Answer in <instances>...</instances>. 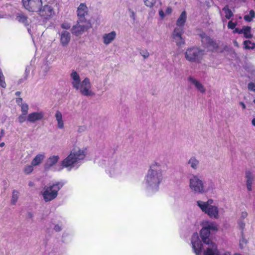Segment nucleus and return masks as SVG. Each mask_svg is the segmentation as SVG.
<instances>
[{
	"mask_svg": "<svg viewBox=\"0 0 255 255\" xmlns=\"http://www.w3.org/2000/svg\"><path fill=\"white\" fill-rule=\"evenodd\" d=\"M4 130L3 129H1L0 131V140L1 139L2 137L4 136Z\"/></svg>",
	"mask_w": 255,
	"mask_h": 255,
	"instance_id": "nucleus-50",
	"label": "nucleus"
},
{
	"mask_svg": "<svg viewBox=\"0 0 255 255\" xmlns=\"http://www.w3.org/2000/svg\"><path fill=\"white\" fill-rule=\"evenodd\" d=\"M29 186H32V183H31V182H29Z\"/></svg>",
	"mask_w": 255,
	"mask_h": 255,
	"instance_id": "nucleus-59",
	"label": "nucleus"
},
{
	"mask_svg": "<svg viewBox=\"0 0 255 255\" xmlns=\"http://www.w3.org/2000/svg\"><path fill=\"white\" fill-rule=\"evenodd\" d=\"M163 180V170L160 162L153 161L149 165L142 183L143 188L148 194L158 190L159 185Z\"/></svg>",
	"mask_w": 255,
	"mask_h": 255,
	"instance_id": "nucleus-2",
	"label": "nucleus"
},
{
	"mask_svg": "<svg viewBox=\"0 0 255 255\" xmlns=\"http://www.w3.org/2000/svg\"><path fill=\"white\" fill-rule=\"evenodd\" d=\"M89 9L85 3H82L79 5L77 12L78 19L81 21H88L85 17L88 14Z\"/></svg>",
	"mask_w": 255,
	"mask_h": 255,
	"instance_id": "nucleus-14",
	"label": "nucleus"
},
{
	"mask_svg": "<svg viewBox=\"0 0 255 255\" xmlns=\"http://www.w3.org/2000/svg\"><path fill=\"white\" fill-rule=\"evenodd\" d=\"M60 159V156L58 155H52L49 156L45 163V167L46 169L54 168L55 170L59 171L57 169L60 165H57V164Z\"/></svg>",
	"mask_w": 255,
	"mask_h": 255,
	"instance_id": "nucleus-13",
	"label": "nucleus"
},
{
	"mask_svg": "<svg viewBox=\"0 0 255 255\" xmlns=\"http://www.w3.org/2000/svg\"><path fill=\"white\" fill-rule=\"evenodd\" d=\"M252 125L255 127V118L253 119L252 121Z\"/></svg>",
	"mask_w": 255,
	"mask_h": 255,
	"instance_id": "nucleus-56",
	"label": "nucleus"
},
{
	"mask_svg": "<svg viewBox=\"0 0 255 255\" xmlns=\"http://www.w3.org/2000/svg\"><path fill=\"white\" fill-rule=\"evenodd\" d=\"M248 216V213L246 211H243L241 213V218L242 219H245Z\"/></svg>",
	"mask_w": 255,
	"mask_h": 255,
	"instance_id": "nucleus-49",
	"label": "nucleus"
},
{
	"mask_svg": "<svg viewBox=\"0 0 255 255\" xmlns=\"http://www.w3.org/2000/svg\"><path fill=\"white\" fill-rule=\"evenodd\" d=\"M141 54L142 56L145 59L148 58L149 56V54L147 51H142L141 52Z\"/></svg>",
	"mask_w": 255,
	"mask_h": 255,
	"instance_id": "nucleus-47",
	"label": "nucleus"
},
{
	"mask_svg": "<svg viewBox=\"0 0 255 255\" xmlns=\"http://www.w3.org/2000/svg\"><path fill=\"white\" fill-rule=\"evenodd\" d=\"M186 20V13L185 11H183L180 14L179 17L178 18L177 20V25L178 26L181 27L182 26Z\"/></svg>",
	"mask_w": 255,
	"mask_h": 255,
	"instance_id": "nucleus-27",
	"label": "nucleus"
},
{
	"mask_svg": "<svg viewBox=\"0 0 255 255\" xmlns=\"http://www.w3.org/2000/svg\"><path fill=\"white\" fill-rule=\"evenodd\" d=\"M22 99L21 98H18L16 100V103L17 104H18L20 106V105H21V103H23L22 102Z\"/></svg>",
	"mask_w": 255,
	"mask_h": 255,
	"instance_id": "nucleus-53",
	"label": "nucleus"
},
{
	"mask_svg": "<svg viewBox=\"0 0 255 255\" xmlns=\"http://www.w3.org/2000/svg\"><path fill=\"white\" fill-rule=\"evenodd\" d=\"M211 233L210 231L202 226L200 232L202 244L197 233H194L191 238L192 249L196 255H220L217 245L209 238Z\"/></svg>",
	"mask_w": 255,
	"mask_h": 255,
	"instance_id": "nucleus-1",
	"label": "nucleus"
},
{
	"mask_svg": "<svg viewBox=\"0 0 255 255\" xmlns=\"http://www.w3.org/2000/svg\"><path fill=\"white\" fill-rule=\"evenodd\" d=\"M248 243V241L246 238L244 232H242L241 237L239 241V245L241 249L245 248Z\"/></svg>",
	"mask_w": 255,
	"mask_h": 255,
	"instance_id": "nucleus-25",
	"label": "nucleus"
},
{
	"mask_svg": "<svg viewBox=\"0 0 255 255\" xmlns=\"http://www.w3.org/2000/svg\"><path fill=\"white\" fill-rule=\"evenodd\" d=\"M92 27V24L90 21H81L78 19L77 23L73 26L72 32L76 35L82 34L84 31Z\"/></svg>",
	"mask_w": 255,
	"mask_h": 255,
	"instance_id": "nucleus-10",
	"label": "nucleus"
},
{
	"mask_svg": "<svg viewBox=\"0 0 255 255\" xmlns=\"http://www.w3.org/2000/svg\"><path fill=\"white\" fill-rule=\"evenodd\" d=\"M196 205L201 211L210 218L218 219L223 211V208H219L215 204V201L211 198L206 201L201 200L196 201Z\"/></svg>",
	"mask_w": 255,
	"mask_h": 255,
	"instance_id": "nucleus-4",
	"label": "nucleus"
},
{
	"mask_svg": "<svg viewBox=\"0 0 255 255\" xmlns=\"http://www.w3.org/2000/svg\"><path fill=\"white\" fill-rule=\"evenodd\" d=\"M202 226L204 228H206L208 231H217L218 230V226L217 224L213 222H209L208 221H204L202 223Z\"/></svg>",
	"mask_w": 255,
	"mask_h": 255,
	"instance_id": "nucleus-23",
	"label": "nucleus"
},
{
	"mask_svg": "<svg viewBox=\"0 0 255 255\" xmlns=\"http://www.w3.org/2000/svg\"><path fill=\"white\" fill-rule=\"evenodd\" d=\"M247 184V188L248 191H252V184Z\"/></svg>",
	"mask_w": 255,
	"mask_h": 255,
	"instance_id": "nucleus-52",
	"label": "nucleus"
},
{
	"mask_svg": "<svg viewBox=\"0 0 255 255\" xmlns=\"http://www.w3.org/2000/svg\"><path fill=\"white\" fill-rule=\"evenodd\" d=\"M242 33L244 34V36L247 38H251L252 37V34L251 32V27L249 26H244L243 27V32Z\"/></svg>",
	"mask_w": 255,
	"mask_h": 255,
	"instance_id": "nucleus-29",
	"label": "nucleus"
},
{
	"mask_svg": "<svg viewBox=\"0 0 255 255\" xmlns=\"http://www.w3.org/2000/svg\"><path fill=\"white\" fill-rule=\"evenodd\" d=\"M248 88L249 91L255 92V83L253 82L248 83Z\"/></svg>",
	"mask_w": 255,
	"mask_h": 255,
	"instance_id": "nucleus-43",
	"label": "nucleus"
},
{
	"mask_svg": "<svg viewBox=\"0 0 255 255\" xmlns=\"http://www.w3.org/2000/svg\"><path fill=\"white\" fill-rule=\"evenodd\" d=\"M17 121L20 124L25 122H28V114H21L17 118Z\"/></svg>",
	"mask_w": 255,
	"mask_h": 255,
	"instance_id": "nucleus-31",
	"label": "nucleus"
},
{
	"mask_svg": "<svg viewBox=\"0 0 255 255\" xmlns=\"http://www.w3.org/2000/svg\"><path fill=\"white\" fill-rule=\"evenodd\" d=\"M159 15L161 19H163L165 16H167L165 12L162 9H160L159 11Z\"/></svg>",
	"mask_w": 255,
	"mask_h": 255,
	"instance_id": "nucleus-46",
	"label": "nucleus"
},
{
	"mask_svg": "<svg viewBox=\"0 0 255 255\" xmlns=\"http://www.w3.org/2000/svg\"><path fill=\"white\" fill-rule=\"evenodd\" d=\"M189 81L194 86L196 87V88L201 93H204L205 92V88L204 87V86L202 84V83L198 81V80L193 78V77H189Z\"/></svg>",
	"mask_w": 255,
	"mask_h": 255,
	"instance_id": "nucleus-22",
	"label": "nucleus"
},
{
	"mask_svg": "<svg viewBox=\"0 0 255 255\" xmlns=\"http://www.w3.org/2000/svg\"><path fill=\"white\" fill-rule=\"evenodd\" d=\"M157 0H143L145 5L146 6L151 7L156 2Z\"/></svg>",
	"mask_w": 255,
	"mask_h": 255,
	"instance_id": "nucleus-39",
	"label": "nucleus"
},
{
	"mask_svg": "<svg viewBox=\"0 0 255 255\" xmlns=\"http://www.w3.org/2000/svg\"><path fill=\"white\" fill-rule=\"evenodd\" d=\"M75 90L84 96L92 97L95 95L90 80L88 78H85Z\"/></svg>",
	"mask_w": 255,
	"mask_h": 255,
	"instance_id": "nucleus-8",
	"label": "nucleus"
},
{
	"mask_svg": "<svg viewBox=\"0 0 255 255\" xmlns=\"http://www.w3.org/2000/svg\"><path fill=\"white\" fill-rule=\"evenodd\" d=\"M236 26V24L234 22H233L232 21H230L228 22V27L229 28L234 29L235 28Z\"/></svg>",
	"mask_w": 255,
	"mask_h": 255,
	"instance_id": "nucleus-44",
	"label": "nucleus"
},
{
	"mask_svg": "<svg viewBox=\"0 0 255 255\" xmlns=\"http://www.w3.org/2000/svg\"><path fill=\"white\" fill-rule=\"evenodd\" d=\"M240 104L241 105V106L243 109H245L246 108V106L243 102H240Z\"/></svg>",
	"mask_w": 255,
	"mask_h": 255,
	"instance_id": "nucleus-55",
	"label": "nucleus"
},
{
	"mask_svg": "<svg viewBox=\"0 0 255 255\" xmlns=\"http://www.w3.org/2000/svg\"><path fill=\"white\" fill-rule=\"evenodd\" d=\"M245 177L246 179V183L253 184L254 181V175L250 171H247L245 173Z\"/></svg>",
	"mask_w": 255,
	"mask_h": 255,
	"instance_id": "nucleus-28",
	"label": "nucleus"
},
{
	"mask_svg": "<svg viewBox=\"0 0 255 255\" xmlns=\"http://www.w3.org/2000/svg\"><path fill=\"white\" fill-rule=\"evenodd\" d=\"M70 80L71 85L74 89L78 88L82 82L79 74L75 70L72 71L70 74Z\"/></svg>",
	"mask_w": 255,
	"mask_h": 255,
	"instance_id": "nucleus-17",
	"label": "nucleus"
},
{
	"mask_svg": "<svg viewBox=\"0 0 255 255\" xmlns=\"http://www.w3.org/2000/svg\"><path fill=\"white\" fill-rule=\"evenodd\" d=\"M106 172L111 177H117L122 172V166L118 163H111L106 169Z\"/></svg>",
	"mask_w": 255,
	"mask_h": 255,
	"instance_id": "nucleus-12",
	"label": "nucleus"
},
{
	"mask_svg": "<svg viewBox=\"0 0 255 255\" xmlns=\"http://www.w3.org/2000/svg\"><path fill=\"white\" fill-rule=\"evenodd\" d=\"M19 192L17 190H13L12 192L11 202L12 204H15L17 202L19 197Z\"/></svg>",
	"mask_w": 255,
	"mask_h": 255,
	"instance_id": "nucleus-32",
	"label": "nucleus"
},
{
	"mask_svg": "<svg viewBox=\"0 0 255 255\" xmlns=\"http://www.w3.org/2000/svg\"><path fill=\"white\" fill-rule=\"evenodd\" d=\"M17 20L20 22L26 24L27 23V17L23 14H18L16 17Z\"/></svg>",
	"mask_w": 255,
	"mask_h": 255,
	"instance_id": "nucleus-34",
	"label": "nucleus"
},
{
	"mask_svg": "<svg viewBox=\"0 0 255 255\" xmlns=\"http://www.w3.org/2000/svg\"><path fill=\"white\" fill-rule=\"evenodd\" d=\"M55 118L57 123V127L59 129H63L65 127V120L62 113L59 111L56 112Z\"/></svg>",
	"mask_w": 255,
	"mask_h": 255,
	"instance_id": "nucleus-18",
	"label": "nucleus"
},
{
	"mask_svg": "<svg viewBox=\"0 0 255 255\" xmlns=\"http://www.w3.org/2000/svg\"><path fill=\"white\" fill-rule=\"evenodd\" d=\"M242 32H243V28L242 29L236 28L234 30V33H242Z\"/></svg>",
	"mask_w": 255,
	"mask_h": 255,
	"instance_id": "nucleus-51",
	"label": "nucleus"
},
{
	"mask_svg": "<svg viewBox=\"0 0 255 255\" xmlns=\"http://www.w3.org/2000/svg\"><path fill=\"white\" fill-rule=\"evenodd\" d=\"M34 166L32 165L31 164L30 165H26L23 168L24 172L26 174L31 173L33 170Z\"/></svg>",
	"mask_w": 255,
	"mask_h": 255,
	"instance_id": "nucleus-36",
	"label": "nucleus"
},
{
	"mask_svg": "<svg viewBox=\"0 0 255 255\" xmlns=\"http://www.w3.org/2000/svg\"><path fill=\"white\" fill-rule=\"evenodd\" d=\"M5 145L4 142H2L0 143V147H3Z\"/></svg>",
	"mask_w": 255,
	"mask_h": 255,
	"instance_id": "nucleus-57",
	"label": "nucleus"
},
{
	"mask_svg": "<svg viewBox=\"0 0 255 255\" xmlns=\"http://www.w3.org/2000/svg\"><path fill=\"white\" fill-rule=\"evenodd\" d=\"M213 186L212 183L204 181L197 175H192L189 178V187L194 193H206L213 189Z\"/></svg>",
	"mask_w": 255,
	"mask_h": 255,
	"instance_id": "nucleus-5",
	"label": "nucleus"
},
{
	"mask_svg": "<svg viewBox=\"0 0 255 255\" xmlns=\"http://www.w3.org/2000/svg\"><path fill=\"white\" fill-rule=\"evenodd\" d=\"M24 8L29 11L38 12L41 6L42 0H22Z\"/></svg>",
	"mask_w": 255,
	"mask_h": 255,
	"instance_id": "nucleus-9",
	"label": "nucleus"
},
{
	"mask_svg": "<svg viewBox=\"0 0 255 255\" xmlns=\"http://www.w3.org/2000/svg\"><path fill=\"white\" fill-rule=\"evenodd\" d=\"M61 27L63 29H68L70 28V25L67 22H64L61 24Z\"/></svg>",
	"mask_w": 255,
	"mask_h": 255,
	"instance_id": "nucleus-45",
	"label": "nucleus"
},
{
	"mask_svg": "<svg viewBox=\"0 0 255 255\" xmlns=\"http://www.w3.org/2000/svg\"><path fill=\"white\" fill-rule=\"evenodd\" d=\"M53 229L56 232L61 231L62 229V225L61 223L54 224V226H53Z\"/></svg>",
	"mask_w": 255,
	"mask_h": 255,
	"instance_id": "nucleus-41",
	"label": "nucleus"
},
{
	"mask_svg": "<svg viewBox=\"0 0 255 255\" xmlns=\"http://www.w3.org/2000/svg\"><path fill=\"white\" fill-rule=\"evenodd\" d=\"M183 33V29L181 27H176L172 34V37L173 39H177V38L179 37L182 35Z\"/></svg>",
	"mask_w": 255,
	"mask_h": 255,
	"instance_id": "nucleus-26",
	"label": "nucleus"
},
{
	"mask_svg": "<svg viewBox=\"0 0 255 255\" xmlns=\"http://www.w3.org/2000/svg\"><path fill=\"white\" fill-rule=\"evenodd\" d=\"M60 43L63 46H67L70 40V35L69 32L66 31H63L60 34Z\"/></svg>",
	"mask_w": 255,
	"mask_h": 255,
	"instance_id": "nucleus-21",
	"label": "nucleus"
},
{
	"mask_svg": "<svg viewBox=\"0 0 255 255\" xmlns=\"http://www.w3.org/2000/svg\"><path fill=\"white\" fill-rule=\"evenodd\" d=\"M223 10L224 11L225 13V16L227 18L230 19L232 17L233 15L232 12L231 10H230L229 8H228L227 7H224Z\"/></svg>",
	"mask_w": 255,
	"mask_h": 255,
	"instance_id": "nucleus-40",
	"label": "nucleus"
},
{
	"mask_svg": "<svg viewBox=\"0 0 255 255\" xmlns=\"http://www.w3.org/2000/svg\"><path fill=\"white\" fill-rule=\"evenodd\" d=\"M46 157V154L44 152H40L36 154L31 161V164L37 166L41 164Z\"/></svg>",
	"mask_w": 255,
	"mask_h": 255,
	"instance_id": "nucleus-20",
	"label": "nucleus"
},
{
	"mask_svg": "<svg viewBox=\"0 0 255 255\" xmlns=\"http://www.w3.org/2000/svg\"><path fill=\"white\" fill-rule=\"evenodd\" d=\"M44 113L41 111L34 112L28 114V122L35 123L44 118Z\"/></svg>",
	"mask_w": 255,
	"mask_h": 255,
	"instance_id": "nucleus-15",
	"label": "nucleus"
},
{
	"mask_svg": "<svg viewBox=\"0 0 255 255\" xmlns=\"http://www.w3.org/2000/svg\"><path fill=\"white\" fill-rule=\"evenodd\" d=\"M204 54L203 50L196 47L187 48L184 53L186 59L193 62H199Z\"/></svg>",
	"mask_w": 255,
	"mask_h": 255,
	"instance_id": "nucleus-7",
	"label": "nucleus"
},
{
	"mask_svg": "<svg viewBox=\"0 0 255 255\" xmlns=\"http://www.w3.org/2000/svg\"><path fill=\"white\" fill-rule=\"evenodd\" d=\"M188 164L192 169L196 170L199 166V161L195 156H192L188 161Z\"/></svg>",
	"mask_w": 255,
	"mask_h": 255,
	"instance_id": "nucleus-24",
	"label": "nucleus"
},
{
	"mask_svg": "<svg viewBox=\"0 0 255 255\" xmlns=\"http://www.w3.org/2000/svg\"><path fill=\"white\" fill-rule=\"evenodd\" d=\"M245 227V223L242 220H239L238 222V228L241 230V233L243 232V230Z\"/></svg>",
	"mask_w": 255,
	"mask_h": 255,
	"instance_id": "nucleus-42",
	"label": "nucleus"
},
{
	"mask_svg": "<svg viewBox=\"0 0 255 255\" xmlns=\"http://www.w3.org/2000/svg\"><path fill=\"white\" fill-rule=\"evenodd\" d=\"M234 44H235V45L236 46H238V43H237V41H235L234 42Z\"/></svg>",
	"mask_w": 255,
	"mask_h": 255,
	"instance_id": "nucleus-58",
	"label": "nucleus"
},
{
	"mask_svg": "<svg viewBox=\"0 0 255 255\" xmlns=\"http://www.w3.org/2000/svg\"><path fill=\"white\" fill-rule=\"evenodd\" d=\"M172 11V9L170 7H167L165 10V13L166 14V15H168L171 13Z\"/></svg>",
	"mask_w": 255,
	"mask_h": 255,
	"instance_id": "nucleus-48",
	"label": "nucleus"
},
{
	"mask_svg": "<svg viewBox=\"0 0 255 255\" xmlns=\"http://www.w3.org/2000/svg\"><path fill=\"white\" fill-rule=\"evenodd\" d=\"M63 185V183L58 182L45 186L41 192L44 200L49 202L55 199Z\"/></svg>",
	"mask_w": 255,
	"mask_h": 255,
	"instance_id": "nucleus-6",
	"label": "nucleus"
},
{
	"mask_svg": "<svg viewBox=\"0 0 255 255\" xmlns=\"http://www.w3.org/2000/svg\"><path fill=\"white\" fill-rule=\"evenodd\" d=\"M244 44L245 48L247 49H253L255 48V43L250 40H245Z\"/></svg>",
	"mask_w": 255,
	"mask_h": 255,
	"instance_id": "nucleus-30",
	"label": "nucleus"
},
{
	"mask_svg": "<svg viewBox=\"0 0 255 255\" xmlns=\"http://www.w3.org/2000/svg\"><path fill=\"white\" fill-rule=\"evenodd\" d=\"M0 86L2 88H5L6 84L4 81V77L2 73V72L0 68Z\"/></svg>",
	"mask_w": 255,
	"mask_h": 255,
	"instance_id": "nucleus-37",
	"label": "nucleus"
},
{
	"mask_svg": "<svg viewBox=\"0 0 255 255\" xmlns=\"http://www.w3.org/2000/svg\"><path fill=\"white\" fill-rule=\"evenodd\" d=\"M173 41L176 43V45L178 46H182L185 44V40L181 36L177 38V39H175Z\"/></svg>",
	"mask_w": 255,
	"mask_h": 255,
	"instance_id": "nucleus-35",
	"label": "nucleus"
},
{
	"mask_svg": "<svg viewBox=\"0 0 255 255\" xmlns=\"http://www.w3.org/2000/svg\"><path fill=\"white\" fill-rule=\"evenodd\" d=\"M87 153V149L86 148H74L70 154L62 161L60 166L57 169L61 170L63 168H67L70 170L74 168H78L81 161L85 158Z\"/></svg>",
	"mask_w": 255,
	"mask_h": 255,
	"instance_id": "nucleus-3",
	"label": "nucleus"
},
{
	"mask_svg": "<svg viewBox=\"0 0 255 255\" xmlns=\"http://www.w3.org/2000/svg\"><path fill=\"white\" fill-rule=\"evenodd\" d=\"M201 38L202 43L205 44H208L210 50H214L217 48V44L205 34L201 35Z\"/></svg>",
	"mask_w": 255,
	"mask_h": 255,
	"instance_id": "nucleus-19",
	"label": "nucleus"
},
{
	"mask_svg": "<svg viewBox=\"0 0 255 255\" xmlns=\"http://www.w3.org/2000/svg\"><path fill=\"white\" fill-rule=\"evenodd\" d=\"M255 16V13L254 11L251 10L250 11L249 14L246 15L244 16V19L247 21H250L252 20V18Z\"/></svg>",
	"mask_w": 255,
	"mask_h": 255,
	"instance_id": "nucleus-38",
	"label": "nucleus"
},
{
	"mask_svg": "<svg viewBox=\"0 0 255 255\" xmlns=\"http://www.w3.org/2000/svg\"><path fill=\"white\" fill-rule=\"evenodd\" d=\"M116 37L117 33L115 31L106 33L102 36L103 42L106 45H109L116 39Z\"/></svg>",
	"mask_w": 255,
	"mask_h": 255,
	"instance_id": "nucleus-16",
	"label": "nucleus"
},
{
	"mask_svg": "<svg viewBox=\"0 0 255 255\" xmlns=\"http://www.w3.org/2000/svg\"><path fill=\"white\" fill-rule=\"evenodd\" d=\"M38 13L43 19L48 20L55 15V11L51 5L46 4L41 6Z\"/></svg>",
	"mask_w": 255,
	"mask_h": 255,
	"instance_id": "nucleus-11",
	"label": "nucleus"
},
{
	"mask_svg": "<svg viewBox=\"0 0 255 255\" xmlns=\"http://www.w3.org/2000/svg\"><path fill=\"white\" fill-rule=\"evenodd\" d=\"M242 255L240 254H238V253H236V254H234L233 255L231 254L229 252H227V253H224L223 255Z\"/></svg>",
	"mask_w": 255,
	"mask_h": 255,
	"instance_id": "nucleus-54",
	"label": "nucleus"
},
{
	"mask_svg": "<svg viewBox=\"0 0 255 255\" xmlns=\"http://www.w3.org/2000/svg\"><path fill=\"white\" fill-rule=\"evenodd\" d=\"M20 108L22 114H28L29 106L26 103H21V105H20Z\"/></svg>",
	"mask_w": 255,
	"mask_h": 255,
	"instance_id": "nucleus-33",
	"label": "nucleus"
}]
</instances>
